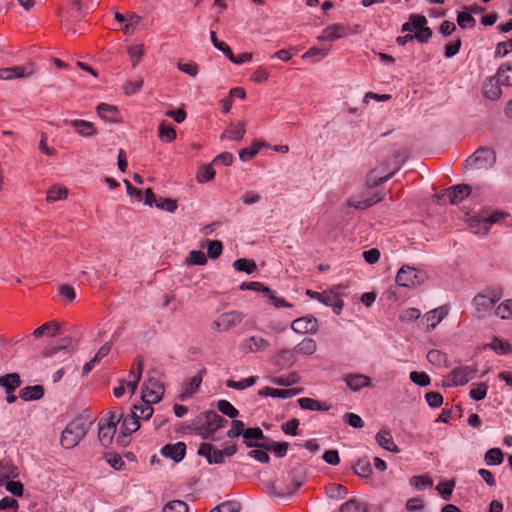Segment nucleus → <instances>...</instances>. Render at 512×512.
Wrapping results in <instances>:
<instances>
[{
    "mask_svg": "<svg viewBox=\"0 0 512 512\" xmlns=\"http://www.w3.org/2000/svg\"><path fill=\"white\" fill-rule=\"evenodd\" d=\"M227 423V420L215 411H205L195 419L192 431L202 439H213L214 433Z\"/></svg>",
    "mask_w": 512,
    "mask_h": 512,
    "instance_id": "1",
    "label": "nucleus"
},
{
    "mask_svg": "<svg viewBox=\"0 0 512 512\" xmlns=\"http://www.w3.org/2000/svg\"><path fill=\"white\" fill-rule=\"evenodd\" d=\"M91 422L85 418L71 421L61 434V445L65 449H72L86 436Z\"/></svg>",
    "mask_w": 512,
    "mask_h": 512,
    "instance_id": "2",
    "label": "nucleus"
},
{
    "mask_svg": "<svg viewBox=\"0 0 512 512\" xmlns=\"http://www.w3.org/2000/svg\"><path fill=\"white\" fill-rule=\"evenodd\" d=\"M496 163L495 152L486 147H481L465 160V168H471L477 171L488 170Z\"/></svg>",
    "mask_w": 512,
    "mask_h": 512,
    "instance_id": "3",
    "label": "nucleus"
},
{
    "mask_svg": "<svg viewBox=\"0 0 512 512\" xmlns=\"http://www.w3.org/2000/svg\"><path fill=\"white\" fill-rule=\"evenodd\" d=\"M427 276L423 271H419L409 265H403L397 272L395 281L398 286L405 288H415L422 285Z\"/></svg>",
    "mask_w": 512,
    "mask_h": 512,
    "instance_id": "4",
    "label": "nucleus"
},
{
    "mask_svg": "<svg viewBox=\"0 0 512 512\" xmlns=\"http://www.w3.org/2000/svg\"><path fill=\"white\" fill-rule=\"evenodd\" d=\"M390 168L391 162L390 160H386L376 168L372 169L366 178L367 186L370 188L377 187L378 185L389 180L399 170V166L396 164L393 166L391 171L388 172Z\"/></svg>",
    "mask_w": 512,
    "mask_h": 512,
    "instance_id": "5",
    "label": "nucleus"
},
{
    "mask_svg": "<svg viewBox=\"0 0 512 512\" xmlns=\"http://www.w3.org/2000/svg\"><path fill=\"white\" fill-rule=\"evenodd\" d=\"M36 71V64L31 61L23 66L0 68V80L11 81L18 78H30L35 75Z\"/></svg>",
    "mask_w": 512,
    "mask_h": 512,
    "instance_id": "6",
    "label": "nucleus"
},
{
    "mask_svg": "<svg viewBox=\"0 0 512 512\" xmlns=\"http://www.w3.org/2000/svg\"><path fill=\"white\" fill-rule=\"evenodd\" d=\"M165 392L164 385L154 377H149L142 385L141 400L157 403Z\"/></svg>",
    "mask_w": 512,
    "mask_h": 512,
    "instance_id": "7",
    "label": "nucleus"
},
{
    "mask_svg": "<svg viewBox=\"0 0 512 512\" xmlns=\"http://www.w3.org/2000/svg\"><path fill=\"white\" fill-rule=\"evenodd\" d=\"M270 348L269 340L260 335H252L239 344V350L244 354L263 353Z\"/></svg>",
    "mask_w": 512,
    "mask_h": 512,
    "instance_id": "8",
    "label": "nucleus"
},
{
    "mask_svg": "<svg viewBox=\"0 0 512 512\" xmlns=\"http://www.w3.org/2000/svg\"><path fill=\"white\" fill-rule=\"evenodd\" d=\"M244 317L245 315L241 312L230 311L219 315L213 322V325L218 332H227L239 325L243 321Z\"/></svg>",
    "mask_w": 512,
    "mask_h": 512,
    "instance_id": "9",
    "label": "nucleus"
},
{
    "mask_svg": "<svg viewBox=\"0 0 512 512\" xmlns=\"http://www.w3.org/2000/svg\"><path fill=\"white\" fill-rule=\"evenodd\" d=\"M505 215L502 212H492L488 216L473 217L469 221V226L475 234H486L490 229V225L498 222Z\"/></svg>",
    "mask_w": 512,
    "mask_h": 512,
    "instance_id": "10",
    "label": "nucleus"
},
{
    "mask_svg": "<svg viewBox=\"0 0 512 512\" xmlns=\"http://www.w3.org/2000/svg\"><path fill=\"white\" fill-rule=\"evenodd\" d=\"M476 372L477 369L472 366L457 367L450 373L452 384L455 386L464 385L475 377Z\"/></svg>",
    "mask_w": 512,
    "mask_h": 512,
    "instance_id": "11",
    "label": "nucleus"
},
{
    "mask_svg": "<svg viewBox=\"0 0 512 512\" xmlns=\"http://www.w3.org/2000/svg\"><path fill=\"white\" fill-rule=\"evenodd\" d=\"M471 193V186L468 184H457L447 188L443 196L449 199L450 204H458Z\"/></svg>",
    "mask_w": 512,
    "mask_h": 512,
    "instance_id": "12",
    "label": "nucleus"
},
{
    "mask_svg": "<svg viewBox=\"0 0 512 512\" xmlns=\"http://www.w3.org/2000/svg\"><path fill=\"white\" fill-rule=\"evenodd\" d=\"M291 328L296 333H313L317 331L318 321L313 316L300 317L292 322Z\"/></svg>",
    "mask_w": 512,
    "mask_h": 512,
    "instance_id": "13",
    "label": "nucleus"
},
{
    "mask_svg": "<svg viewBox=\"0 0 512 512\" xmlns=\"http://www.w3.org/2000/svg\"><path fill=\"white\" fill-rule=\"evenodd\" d=\"M501 299L497 293L490 295L478 294L473 299V304L478 312H486L494 307V305Z\"/></svg>",
    "mask_w": 512,
    "mask_h": 512,
    "instance_id": "14",
    "label": "nucleus"
},
{
    "mask_svg": "<svg viewBox=\"0 0 512 512\" xmlns=\"http://www.w3.org/2000/svg\"><path fill=\"white\" fill-rule=\"evenodd\" d=\"M65 123L71 125L75 132L81 136V137H92L95 136L98 133L97 128L95 127L94 123L86 120H65Z\"/></svg>",
    "mask_w": 512,
    "mask_h": 512,
    "instance_id": "15",
    "label": "nucleus"
},
{
    "mask_svg": "<svg viewBox=\"0 0 512 512\" xmlns=\"http://www.w3.org/2000/svg\"><path fill=\"white\" fill-rule=\"evenodd\" d=\"M348 29L342 24H333L325 28L320 36L319 41H335L347 35Z\"/></svg>",
    "mask_w": 512,
    "mask_h": 512,
    "instance_id": "16",
    "label": "nucleus"
},
{
    "mask_svg": "<svg viewBox=\"0 0 512 512\" xmlns=\"http://www.w3.org/2000/svg\"><path fill=\"white\" fill-rule=\"evenodd\" d=\"M303 392L302 388H292V389H274L270 387H264L263 389L258 391V395L260 396H270L274 398H291Z\"/></svg>",
    "mask_w": 512,
    "mask_h": 512,
    "instance_id": "17",
    "label": "nucleus"
},
{
    "mask_svg": "<svg viewBox=\"0 0 512 512\" xmlns=\"http://www.w3.org/2000/svg\"><path fill=\"white\" fill-rule=\"evenodd\" d=\"M500 85L495 76L489 77L482 86L484 97L492 101L499 99L502 94Z\"/></svg>",
    "mask_w": 512,
    "mask_h": 512,
    "instance_id": "18",
    "label": "nucleus"
},
{
    "mask_svg": "<svg viewBox=\"0 0 512 512\" xmlns=\"http://www.w3.org/2000/svg\"><path fill=\"white\" fill-rule=\"evenodd\" d=\"M96 112L101 119L107 122H121V119L119 118V110L114 105L101 103L96 107Z\"/></svg>",
    "mask_w": 512,
    "mask_h": 512,
    "instance_id": "19",
    "label": "nucleus"
},
{
    "mask_svg": "<svg viewBox=\"0 0 512 512\" xmlns=\"http://www.w3.org/2000/svg\"><path fill=\"white\" fill-rule=\"evenodd\" d=\"M186 452V445L183 442H177L175 444H167L162 448V454L166 457H170L175 462H180Z\"/></svg>",
    "mask_w": 512,
    "mask_h": 512,
    "instance_id": "20",
    "label": "nucleus"
},
{
    "mask_svg": "<svg viewBox=\"0 0 512 512\" xmlns=\"http://www.w3.org/2000/svg\"><path fill=\"white\" fill-rule=\"evenodd\" d=\"M292 489L287 492L277 493L278 496L283 497L296 492L304 483L306 478V471L302 466L296 467L291 471Z\"/></svg>",
    "mask_w": 512,
    "mask_h": 512,
    "instance_id": "21",
    "label": "nucleus"
},
{
    "mask_svg": "<svg viewBox=\"0 0 512 512\" xmlns=\"http://www.w3.org/2000/svg\"><path fill=\"white\" fill-rule=\"evenodd\" d=\"M347 386L353 390L358 391L361 388L370 386V378L363 374H348L344 378Z\"/></svg>",
    "mask_w": 512,
    "mask_h": 512,
    "instance_id": "22",
    "label": "nucleus"
},
{
    "mask_svg": "<svg viewBox=\"0 0 512 512\" xmlns=\"http://www.w3.org/2000/svg\"><path fill=\"white\" fill-rule=\"evenodd\" d=\"M246 446L247 447L262 448V449H265L267 451H273L276 454V456L284 457L286 455V453H287L289 445H288L287 442H278V443H273L271 445L264 444V443L246 442Z\"/></svg>",
    "mask_w": 512,
    "mask_h": 512,
    "instance_id": "23",
    "label": "nucleus"
},
{
    "mask_svg": "<svg viewBox=\"0 0 512 512\" xmlns=\"http://www.w3.org/2000/svg\"><path fill=\"white\" fill-rule=\"evenodd\" d=\"M116 432V425L113 422H107L99 425L98 437L101 444L105 447L112 443L114 434Z\"/></svg>",
    "mask_w": 512,
    "mask_h": 512,
    "instance_id": "24",
    "label": "nucleus"
},
{
    "mask_svg": "<svg viewBox=\"0 0 512 512\" xmlns=\"http://www.w3.org/2000/svg\"><path fill=\"white\" fill-rule=\"evenodd\" d=\"M44 395V388L42 385L26 386L19 392V397L23 401L39 400Z\"/></svg>",
    "mask_w": 512,
    "mask_h": 512,
    "instance_id": "25",
    "label": "nucleus"
},
{
    "mask_svg": "<svg viewBox=\"0 0 512 512\" xmlns=\"http://www.w3.org/2000/svg\"><path fill=\"white\" fill-rule=\"evenodd\" d=\"M447 315V310L444 307H439L431 310L425 314V320L427 323V330H433Z\"/></svg>",
    "mask_w": 512,
    "mask_h": 512,
    "instance_id": "26",
    "label": "nucleus"
},
{
    "mask_svg": "<svg viewBox=\"0 0 512 512\" xmlns=\"http://www.w3.org/2000/svg\"><path fill=\"white\" fill-rule=\"evenodd\" d=\"M376 441L377 443L384 449L391 451V452H399L398 446L393 442L391 433L386 430L382 429L380 430L376 435Z\"/></svg>",
    "mask_w": 512,
    "mask_h": 512,
    "instance_id": "27",
    "label": "nucleus"
},
{
    "mask_svg": "<svg viewBox=\"0 0 512 512\" xmlns=\"http://www.w3.org/2000/svg\"><path fill=\"white\" fill-rule=\"evenodd\" d=\"M205 374L206 369L203 368L199 370L198 373L190 379V381L186 385L185 391L179 396L181 400H183L187 396L194 394L198 390L200 384L202 383L203 376Z\"/></svg>",
    "mask_w": 512,
    "mask_h": 512,
    "instance_id": "28",
    "label": "nucleus"
},
{
    "mask_svg": "<svg viewBox=\"0 0 512 512\" xmlns=\"http://www.w3.org/2000/svg\"><path fill=\"white\" fill-rule=\"evenodd\" d=\"M60 330V325L58 322L50 321L44 323L42 326L38 327L33 331V336L36 338L43 337V336H50L53 337L58 334Z\"/></svg>",
    "mask_w": 512,
    "mask_h": 512,
    "instance_id": "29",
    "label": "nucleus"
},
{
    "mask_svg": "<svg viewBox=\"0 0 512 512\" xmlns=\"http://www.w3.org/2000/svg\"><path fill=\"white\" fill-rule=\"evenodd\" d=\"M297 402L299 406L304 410L327 411L330 408V406L326 403L308 397L300 398Z\"/></svg>",
    "mask_w": 512,
    "mask_h": 512,
    "instance_id": "30",
    "label": "nucleus"
},
{
    "mask_svg": "<svg viewBox=\"0 0 512 512\" xmlns=\"http://www.w3.org/2000/svg\"><path fill=\"white\" fill-rule=\"evenodd\" d=\"M21 385V379L18 373H10L0 377V386L5 388L6 392H14Z\"/></svg>",
    "mask_w": 512,
    "mask_h": 512,
    "instance_id": "31",
    "label": "nucleus"
},
{
    "mask_svg": "<svg viewBox=\"0 0 512 512\" xmlns=\"http://www.w3.org/2000/svg\"><path fill=\"white\" fill-rule=\"evenodd\" d=\"M229 135L226 133H223L220 136V139L223 140L225 138L234 139V140H241L245 135V124L244 123H233L231 122L226 130Z\"/></svg>",
    "mask_w": 512,
    "mask_h": 512,
    "instance_id": "32",
    "label": "nucleus"
},
{
    "mask_svg": "<svg viewBox=\"0 0 512 512\" xmlns=\"http://www.w3.org/2000/svg\"><path fill=\"white\" fill-rule=\"evenodd\" d=\"M339 512H368V504L358 499H350L340 506Z\"/></svg>",
    "mask_w": 512,
    "mask_h": 512,
    "instance_id": "33",
    "label": "nucleus"
},
{
    "mask_svg": "<svg viewBox=\"0 0 512 512\" xmlns=\"http://www.w3.org/2000/svg\"><path fill=\"white\" fill-rule=\"evenodd\" d=\"M140 428L139 415L136 411H131L129 415L123 418L124 434H131Z\"/></svg>",
    "mask_w": 512,
    "mask_h": 512,
    "instance_id": "34",
    "label": "nucleus"
},
{
    "mask_svg": "<svg viewBox=\"0 0 512 512\" xmlns=\"http://www.w3.org/2000/svg\"><path fill=\"white\" fill-rule=\"evenodd\" d=\"M495 77L501 85L512 86V65H501Z\"/></svg>",
    "mask_w": 512,
    "mask_h": 512,
    "instance_id": "35",
    "label": "nucleus"
},
{
    "mask_svg": "<svg viewBox=\"0 0 512 512\" xmlns=\"http://www.w3.org/2000/svg\"><path fill=\"white\" fill-rule=\"evenodd\" d=\"M233 267L235 270L240 272H245L247 274H252L256 271L257 265L255 261L248 260L246 258H239L233 262Z\"/></svg>",
    "mask_w": 512,
    "mask_h": 512,
    "instance_id": "36",
    "label": "nucleus"
},
{
    "mask_svg": "<svg viewBox=\"0 0 512 512\" xmlns=\"http://www.w3.org/2000/svg\"><path fill=\"white\" fill-rule=\"evenodd\" d=\"M151 403L150 401L148 400H142V402L140 404H135L133 405L132 407V410L131 411H136L139 415V419L140 418H143V419H150L152 414H153V407L151 406Z\"/></svg>",
    "mask_w": 512,
    "mask_h": 512,
    "instance_id": "37",
    "label": "nucleus"
},
{
    "mask_svg": "<svg viewBox=\"0 0 512 512\" xmlns=\"http://www.w3.org/2000/svg\"><path fill=\"white\" fill-rule=\"evenodd\" d=\"M354 473L361 478H369L372 473L371 465L368 461L359 459L353 466Z\"/></svg>",
    "mask_w": 512,
    "mask_h": 512,
    "instance_id": "38",
    "label": "nucleus"
},
{
    "mask_svg": "<svg viewBox=\"0 0 512 512\" xmlns=\"http://www.w3.org/2000/svg\"><path fill=\"white\" fill-rule=\"evenodd\" d=\"M503 452L500 448H491L485 453V462L487 465H500L503 462Z\"/></svg>",
    "mask_w": 512,
    "mask_h": 512,
    "instance_id": "39",
    "label": "nucleus"
},
{
    "mask_svg": "<svg viewBox=\"0 0 512 512\" xmlns=\"http://www.w3.org/2000/svg\"><path fill=\"white\" fill-rule=\"evenodd\" d=\"M262 146H265L264 142L256 141V142H254L253 147H248V148L241 149L239 151V158H240V160L248 161V160L254 158L258 154L259 149Z\"/></svg>",
    "mask_w": 512,
    "mask_h": 512,
    "instance_id": "40",
    "label": "nucleus"
},
{
    "mask_svg": "<svg viewBox=\"0 0 512 512\" xmlns=\"http://www.w3.org/2000/svg\"><path fill=\"white\" fill-rule=\"evenodd\" d=\"M159 138L164 142H172L176 139V131L172 126L162 121L159 125Z\"/></svg>",
    "mask_w": 512,
    "mask_h": 512,
    "instance_id": "41",
    "label": "nucleus"
},
{
    "mask_svg": "<svg viewBox=\"0 0 512 512\" xmlns=\"http://www.w3.org/2000/svg\"><path fill=\"white\" fill-rule=\"evenodd\" d=\"M317 349L316 341L312 338H304L298 345L297 351L302 354L312 355Z\"/></svg>",
    "mask_w": 512,
    "mask_h": 512,
    "instance_id": "42",
    "label": "nucleus"
},
{
    "mask_svg": "<svg viewBox=\"0 0 512 512\" xmlns=\"http://www.w3.org/2000/svg\"><path fill=\"white\" fill-rule=\"evenodd\" d=\"M257 379H258L257 376H250V377L245 378V379H243L241 381L227 380L226 385L229 388H233V389H237V390H242V389H245L247 387L253 386L256 383Z\"/></svg>",
    "mask_w": 512,
    "mask_h": 512,
    "instance_id": "43",
    "label": "nucleus"
},
{
    "mask_svg": "<svg viewBox=\"0 0 512 512\" xmlns=\"http://www.w3.org/2000/svg\"><path fill=\"white\" fill-rule=\"evenodd\" d=\"M218 410L227 417L234 419L238 416V410L227 400H220L217 403Z\"/></svg>",
    "mask_w": 512,
    "mask_h": 512,
    "instance_id": "44",
    "label": "nucleus"
},
{
    "mask_svg": "<svg viewBox=\"0 0 512 512\" xmlns=\"http://www.w3.org/2000/svg\"><path fill=\"white\" fill-rule=\"evenodd\" d=\"M207 263V257L203 251L193 250L189 253L186 258L187 265H205Z\"/></svg>",
    "mask_w": 512,
    "mask_h": 512,
    "instance_id": "45",
    "label": "nucleus"
},
{
    "mask_svg": "<svg viewBox=\"0 0 512 512\" xmlns=\"http://www.w3.org/2000/svg\"><path fill=\"white\" fill-rule=\"evenodd\" d=\"M271 381L276 385L289 387L297 384L300 381V376L294 372L286 377H274Z\"/></svg>",
    "mask_w": 512,
    "mask_h": 512,
    "instance_id": "46",
    "label": "nucleus"
},
{
    "mask_svg": "<svg viewBox=\"0 0 512 512\" xmlns=\"http://www.w3.org/2000/svg\"><path fill=\"white\" fill-rule=\"evenodd\" d=\"M328 496L332 499L341 500L344 499L348 491L346 487L341 484H331L327 490Z\"/></svg>",
    "mask_w": 512,
    "mask_h": 512,
    "instance_id": "47",
    "label": "nucleus"
},
{
    "mask_svg": "<svg viewBox=\"0 0 512 512\" xmlns=\"http://www.w3.org/2000/svg\"><path fill=\"white\" fill-rule=\"evenodd\" d=\"M457 23L462 28H473L476 24L475 18L466 12H459L457 15Z\"/></svg>",
    "mask_w": 512,
    "mask_h": 512,
    "instance_id": "48",
    "label": "nucleus"
},
{
    "mask_svg": "<svg viewBox=\"0 0 512 512\" xmlns=\"http://www.w3.org/2000/svg\"><path fill=\"white\" fill-rule=\"evenodd\" d=\"M410 484L416 489H424L431 487L433 485V480L430 477L424 475L413 476L410 479Z\"/></svg>",
    "mask_w": 512,
    "mask_h": 512,
    "instance_id": "49",
    "label": "nucleus"
},
{
    "mask_svg": "<svg viewBox=\"0 0 512 512\" xmlns=\"http://www.w3.org/2000/svg\"><path fill=\"white\" fill-rule=\"evenodd\" d=\"M162 512H188V506L181 500H173L163 507Z\"/></svg>",
    "mask_w": 512,
    "mask_h": 512,
    "instance_id": "50",
    "label": "nucleus"
},
{
    "mask_svg": "<svg viewBox=\"0 0 512 512\" xmlns=\"http://www.w3.org/2000/svg\"><path fill=\"white\" fill-rule=\"evenodd\" d=\"M68 195V190L63 187H53L47 193L46 200L48 202H54L57 200L65 199Z\"/></svg>",
    "mask_w": 512,
    "mask_h": 512,
    "instance_id": "51",
    "label": "nucleus"
},
{
    "mask_svg": "<svg viewBox=\"0 0 512 512\" xmlns=\"http://www.w3.org/2000/svg\"><path fill=\"white\" fill-rule=\"evenodd\" d=\"M215 176V170L212 165H207L201 167V169L197 173V181L199 183H205L212 180Z\"/></svg>",
    "mask_w": 512,
    "mask_h": 512,
    "instance_id": "52",
    "label": "nucleus"
},
{
    "mask_svg": "<svg viewBox=\"0 0 512 512\" xmlns=\"http://www.w3.org/2000/svg\"><path fill=\"white\" fill-rule=\"evenodd\" d=\"M410 380L414 384L421 386V387L428 386L431 382L428 374H426L424 372H417V371H412L410 373Z\"/></svg>",
    "mask_w": 512,
    "mask_h": 512,
    "instance_id": "53",
    "label": "nucleus"
},
{
    "mask_svg": "<svg viewBox=\"0 0 512 512\" xmlns=\"http://www.w3.org/2000/svg\"><path fill=\"white\" fill-rule=\"evenodd\" d=\"M495 314L502 319L512 318V299L501 303L495 311Z\"/></svg>",
    "mask_w": 512,
    "mask_h": 512,
    "instance_id": "54",
    "label": "nucleus"
},
{
    "mask_svg": "<svg viewBox=\"0 0 512 512\" xmlns=\"http://www.w3.org/2000/svg\"><path fill=\"white\" fill-rule=\"evenodd\" d=\"M72 343H73V339L71 337H65V338L61 339L60 344L58 346L44 349L43 355L45 357H49L64 348L70 347L72 345Z\"/></svg>",
    "mask_w": 512,
    "mask_h": 512,
    "instance_id": "55",
    "label": "nucleus"
},
{
    "mask_svg": "<svg viewBox=\"0 0 512 512\" xmlns=\"http://www.w3.org/2000/svg\"><path fill=\"white\" fill-rule=\"evenodd\" d=\"M127 52L132 59V66L135 67L138 64L141 57L144 55V45L138 44V45L129 47Z\"/></svg>",
    "mask_w": 512,
    "mask_h": 512,
    "instance_id": "56",
    "label": "nucleus"
},
{
    "mask_svg": "<svg viewBox=\"0 0 512 512\" xmlns=\"http://www.w3.org/2000/svg\"><path fill=\"white\" fill-rule=\"evenodd\" d=\"M223 250L221 241L213 240L208 242L207 254L211 259L218 258Z\"/></svg>",
    "mask_w": 512,
    "mask_h": 512,
    "instance_id": "57",
    "label": "nucleus"
},
{
    "mask_svg": "<svg viewBox=\"0 0 512 512\" xmlns=\"http://www.w3.org/2000/svg\"><path fill=\"white\" fill-rule=\"evenodd\" d=\"M156 207L167 212L173 213L176 211L178 205L177 201L171 198H161L159 202L156 203Z\"/></svg>",
    "mask_w": 512,
    "mask_h": 512,
    "instance_id": "58",
    "label": "nucleus"
},
{
    "mask_svg": "<svg viewBox=\"0 0 512 512\" xmlns=\"http://www.w3.org/2000/svg\"><path fill=\"white\" fill-rule=\"evenodd\" d=\"M143 86V79H138L135 82L128 81L123 85L125 95L130 96L140 91Z\"/></svg>",
    "mask_w": 512,
    "mask_h": 512,
    "instance_id": "59",
    "label": "nucleus"
},
{
    "mask_svg": "<svg viewBox=\"0 0 512 512\" xmlns=\"http://www.w3.org/2000/svg\"><path fill=\"white\" fill-rule=\"evenodd\" d=\"M243 432H245L244 423L234 418L231 422V429L227 432V436L229 438H235L240 435L243 436Z\"/></svg>",
    "mask_w": 512,
    "mask_h": 512,
    "instance_id": "60",
    "label": "nucleus"
},
{
    "mask_svg": "<svg viewBox=\"0 0 512 512\" xmlns=\"http://www.w3.org/2000/svg\"><path fill=\"white\" fill-rule=\"evenodd\" d=\"M299 420L296 418H293L284 424H282L281 429L282 431L287 435H297L298 434V427H299Z\"/></svg>",
    "mask_w": 512,
    "mask_h": 512,
    "instance_id": "61",
    "label": "nucleus"
},
{
    "mask_svg": "<svg viewBox=\"0 0 512 512\" xmlns=\"http://www.w3.org/2000/svg\"><path fill=\"white\" fill-rule=\"evenodd\" d=\"M177 66L181 72H183L191 77H195L198 74L199 68H198V65L194 62H188V63L178 62Z\"/></svg>",
    "mask_w": 512,
    "mask_h": 512,
    "instance_id": "62",
    "label": "nucleus"
},
{
    "mask_svg": "<svg viewBox=\"0 0 512 512\" xmlns=\"http://www.w3.org/2000/svg\"><path fill=\"white\" fill-rule=\"evenodd\" d=\"M425 399L428 403V405L432 408H438L442 405L443 403V397L440 393L438 392H428L426 395H425Z\"/></svg>",
    "mask_w": 512,
    "mask_h": 512,
    "instance_id": "63",
    "label": "nucleus"
},
{
    "mask_svg": "<svg viewBox=\"0 0 512 512\" xmlns=\"http://www.w3.org/2000/svg\"><path fill=\"white\" fill-rule=\"evenodd\" d=\"M453 488H454L453 481H448V482L439 484L437 486V490L444 500L450 499L452 492H453Z\"/></svg>",
    "mask_w": 512,
    "mask_h": 512,
    "instance_id": "64",
    "label": "nucleus"
}]
</instances>
